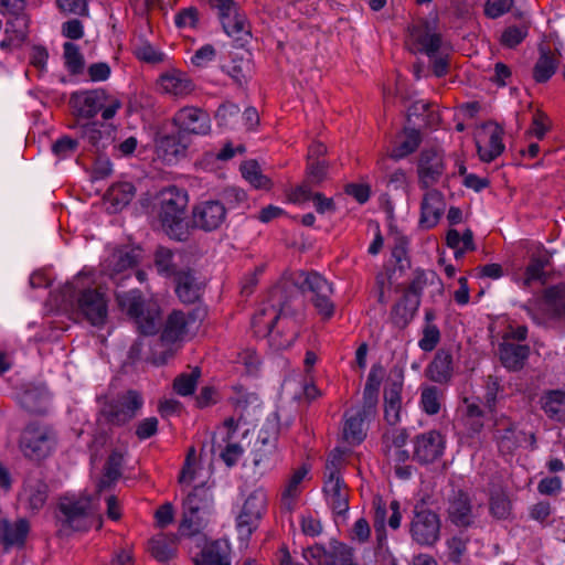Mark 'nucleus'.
Returning a JSON list of instances; mask_svg holds the SVG:
<instances>
[{"instance_id": "obj_1", "label": "nucleus", "mask_w": 565, "mask_h": 565, "mask_svg": "<svg viewBox=\"0 0 565 565\" xmlns=\"http://www.w3.org/2000/svg\"><path fill=\"white\" fill-rule=\"evenodd\" d=\"M311 294V301L318 312L329 319L334 312L330 300L332 286L324 277L316 271H297L282 279L270 290V299H291L295 292Z\"/></svg>"}, {"instance_id": "obj_2", "label": "nucleus", "mask_w": 565, "mask_h": 565, "mask_svg": "<svg viewBox=\"0 0 565 565\" xmlns=\"http://www.w3.org/2000/svg\"><path fill=\"white\" fill-rule=\"evenodd\" d=\"M118 309L134 322L142 335H154L162 326V310L156 299L146 298L141 290H115Z\"/></svg>"}, {"instance_id": "obj_3", "label": "nucleus", "mask_w": 565, "mask_h": 565, "mask_svg": "<svg viewBox=\"0 0 565 565\" xmlns=\"http://www.w3.org/2000/svg\"><path fill=\"white\" fill-rule=\"evenodd\" d=\"M160 210L158 217L163 232L177 242H186L190 237L185 221L188 193L177 186H169L159 194Z\"/></svg>"}, {"instance_id": "obj_4", "label": "nucleus", "mask_w": 565, "mask_h": 565, "mask_svg": "<svg viewBox=\"0 0 565 565\" xmlns=\"http://www.w3.org/2000/svg\"><path fill=\"white\" fill-rule=\"evenodd\" d=\"M63 296L78 318L85 319L94 327H104L108 319V301L97 288L78 289L73 282L63 287Z\"/></svg>"}, {"instance_id": "obj_5", "label": "nucleus", "mask_w": 565, "mask_h": 565, "mask_svg": "<svg viewBox=\"0 0 565 565\" xmlns=\"http://www.w3.org/2000/svg\"><path fill=\"white\" fill-rule=\"evenodd\" d=\"M56 443V433L52 426L32 422L23 428L19 447L26 459L40 462L52 454Z\"/></svg>"}, {"instance_id": "obj_6", "label": "nucleus", "mask_w": 565, "mask_h": 565, "mask_svg": "<svg viewBox=\"0 0 565 565\" xmlns=\"http://www.w3.org/2000/svg\"><path fill=\"white\" fill-rule=\"evenodd\" d=\"M142 405L141 394L138 391L128 390L115 397H105L98 416L107 425L121 427L137 416Z\"/></svg>"}, {"instance_id": "obj_7", "label": "nucleus", "mask_w": 565, "mask_h": 565, "mask_svg": "<svg viewBox=\"0 0 565 565\" xmlns=\"http://www.w3.org/2000/svg\"><path fill=\"white\" fill-rule=\"evenodd\" d=\"M108 95L105 89L97 88L83 92H74L70 96V106L73 109V114L81 118H93L98 111L102 110V117L104 120L111 119L117 110L121 107L119 99H113L108 106L106 102Z\"/></svg>"}, {"instance_id": "obj_8", "label": "nucleus", "mask_w": 565, "mask_h": 565, "mask_svg": "<svg viewBox=\"0 0 565 565\" xmlns=\"http://www.w3.org/2000/svg\"><path fill=\"white\" fill-rule=\"evenodd\" d=\"M431 26L428 21L423 22L422 26H414L412 34L419 45L418 51L426 54L430 61L433 74L436 77H444L448 74L450 67V56L441 51L443 38L440 33H431Z\"/></svg>"}, {"instance_id": "obj_9", "label": "nucleus", "mask_w": 565, "mask_h": 565, "mask_svg": "<svg viewBox=\"0 0 565 565\" xmlns=\"http://www.w3.org/2000/svg\"><path fill=\"white\" fill-rule=\"evenodd\" d=\"M92 500L89 497L81 499L63 498L56 507L55 518L63 529L72 531H87L93 523Z\"/></svg>"}, {"instance_id": "obj_10", "label": "nucleus", "mask_w": 565, "mask_h": 565, "mask_svg": "<svg viewBox=\"0 0 565 565\" xmlns=\"http://www.w3.org/2000/svg\"><path fill=\"white\" fill-rule=\"evenodd\" d=\"M414 516L409 525L412 539L419 545L433 546L440 535L439 515L419 502L414 507Z\"/></svg>"}, {"instance_id": "obj_11", "label": "nucleus", "mask_w": 565, "mask_h": 565, "mask_svg": "<svg viewBox=\"0 0 565 565\" xmlns=\"http://www.w3.org/2000/svg\"><path fill=\"white\" fill-rule=\"evenodd\" d=\"M142 253L143 250L140 246H121L115 248L107 258L105 270L116 285V289H119L121 282L129 278V275H124V273L139 264Z\"/></svg>"}, {"instance_id": "obj_12", "label": "nucleus", "mask_w": 565, "mask_h": 565, "mask_svg": "<svg viewBox=\"0 0 565 565\" xmlns=\"http://www.w3.org/2000/svg\"><path fill=\"white\" fill-rule=\"evenodd\" d=\"M192 140L175 128L171 132H158L154 138L157 156L168 164H174L186 158Z\"/></svg>"}, {"instance_id": "obj_13", "label": "nucleus", "mask_w": 565, "mask_h": 565, "mask_svg": "<svg viewBox=\"0 0 565 565\" xmlns=\"http://www.w3.org/2000/svg\"><path fill=\"white\" fill-rule=\"evenodd\" d=\"M413 444L412 458L422 466L430 465L444 455L445 439L436 429L415 436Z\"/></svg>"}, {"instance_id": "obj_14", "label": "nucleus", "mask_w": 565, "mask_h": 565, "mask_svg": "<svg viewBox=\"0 0 565 565\" xmlns=\"http://www.w3.org/2000/svg\"><path fill=\"white\" fill-rule=\"evenodd\" d=\"M226 218V207L218 200L203 201L192 209V225L204 232H212L221 227Z\"/></svg>"}, {"instance_id": "obj_15", "label": "nucleus", "mask_w": 565, "mask_h": 565, "mask_svg": "<svg viewBox=\"0 0 565 565\" xmlns=\"http://www.w3.org/2000/svg\"><path fill=\"white\" fill-rule=\"evenodd\" d=\"M394 377H390L383 393L384 398V419L394 426L401 419L402 392L404 386V371L401 367L392 370Z\"/></svg>"}, {"instance_id": "obj_16", "label": "nucleus", "mask_w": 565, "mask_h": 565, "mask_svg": "<svg viewBox=\"0 0 565 565\" xmlns=\"http://www.w3.org/2000/svg\"><path fill=\"white\" fill-rule=\"evenodd\" d=\"M172 125L190 137V135H209L211 131L210 115L198 107H183L172 118Z\"/></svg>"}, {"instance_id": "obj_17", "label": "nucleus", "mask_w": 565, "mask_h": 565, "mask_svg": "<svg viewBox=\"0 0 565 565\" xmlns=\"http://www.w3.org/2000/svg\"><path fill=\"white\" fill-rule=\"evenodd\" d=\"M445 171L444 154L436 148L423 149L417 162L418 182L427 190L437 183Z\"/></svg>"}, {"instance_id": "obj_18", "label": "nucleus", "mask_w": 565, "mask_h": 565, "mask_svg": "<svg viewBox=\"0 0 565 565\" xmlns=\"http://www.w3.org/2000/svg\"><path fill=\"white\" fill-rule=\"evenodd\" d=\"M425 375L431 382L448 384L454 376L452 354L447 349H439L425 370Z\"/></svg>"}, {"instance_id": "obj_19", "label": "nucleus", "mask_w": 565, "mask_h": 565, "mask_svg": "<svg viewBox=\"0 0 565 565\" xmlns=\"http://www.w3.org/2000/svg\"><path fill=\"white\" fill-rule=\"evenodd\" d=\"M175 294L184 303L196 302L202 295V286L198 282L194 271L191 268L180 269L174 277Z\"/></svg>"}, {"instance_id": "obj_20", "label": "nucleus", "mask_w": 565, "mask_h": 565, "mask_svg": "<svg viewBox=\"0 0 565 565\" xmlns=\"http://www.w3.org/2000/svg\"><path fill=\"white\" fill-rule=\"evenodd\" d=\"M444 210L443 194L438 190L425 193L420 204L419 225L423 228H433L437 225Z\"/></svg>"}, {"instance_id": "obj_21", "label": "nucleus", "mask_w": 565, "mask_h": 565, "mask_svg": "<svg viewBox=\"0 0 565 565\" xmlns=\"http://www.w3.org/2000/svg\"><path fill=\"white\" fill-rule=\"evenodd\" d=\"M330 468L332 471L324 478L323 491L332 498V510L341 515L349 510V495L342 479L337 476L335 469Z\"/></svg>"}, {"instance_id": "obj_22", "label": "nucleus", "mask_w": 565, "mask_h": 565, "mask_svg": "<svg viewBox=\"0 0 565 565\" xmlns=\"http://www.w3.org/2000/svg\"><path fill=\"white\" fill-rule=\"evenodd\" d=\"M498 352L502 365L509 371L516 372L523 369L530 355V347L503 342L499 344Z\"/></svg>"}, {"instance_id": "obj_23", "label": "nucleus", "mask_w": 565, "mask_h": 565, "mask_svg": "<svg viewBox=\"0 0 565 565\" xmlns=\"http://www.w3.org/2000/svg\"><path fill=\"white\" fill-rule=\"evenodd\" d=\"M125 457L118 449L111 450L108 455L103 468V477L97 483V492L111 489L115 483L122 477V467Z\"/></svg>"}, {"instance_id": "obj_24", "label": "nucleus", "mask_w": 565, "mask_h": 565, "mask_svg": "<svg viewBox=\"0 0 565 565\" xmlns=\"http://www.w3.org/2000/svg\"><path fill=\"white\" fill-rule=\"evenodd\" d=\"M450 521L462 527H468L473 523L472 520V505L469 494L459 490L454 499L449 502L448 508Z\"/></svg>"}, {"instance_id": "obj_25", "label": "nucleus", "mask_w": 565, "mask_h": 565, "mask_svg": "<svg viewBox=\"0 0 565 565\" xmlns=\"http://www.w3.org/2000/svg\"><path fill=\"white\" fill-rule=\"evenodd\" d=\"M20 406L32 415H44L47 412L49 393L43 387H28L19 395Z\"/></svg>"}, {"instance_id": "obj_26", "label": "nucleus", "mask_w": 565, "mask_h": 565, "mask_svg": "<svg viewBox=\"0 0 565 565\" xmlns=\"http://www.w3.org/2000/svg\"><path fill=\"white\" fill-rule=\"evenodd\" d=\"M30 531V524L26 519H19L10 523L6 519H0V534L2 543L9 546H23Z\"/></svg>"}, {"instance_id": "obj_27", "label": "nucleus", "mask_w": 565, "mask_h": 565, "mask_svg": "<svg viewBox=\"0 0 565 565\" xmlns=\"http://www.w3.org/2000/svg\"><path fill=\"white\" fill-rule=\"evenodd\" d=\"M160 339L164 343H175L188 332L185 312L173 310L161 326Z\"/></svg>"}, {"instance_id": "obj_28", "label": "nucleus", "mask_w": 565, "mask_h": 565, "mask_svg": "<svg viewBox=\"0 0 565 565\" xmlns=\"http://www.w3.org/2000/svg\"><path fill=\"white\" fill-rule=\"evenodd\" d=\"M493 126V130L489 137L488 149L483 148L479 141L476 142L477 152L481 161L491 162L504 151L502 137L504 135L503 127L494 121H488L482 127Z\"/></svg>"}, {"instance_id": "obj_29", "label": "nucleus", "mask_w": 565, "mask_h": 565, "mask_svg": "<svg viewBox=\"0 0 565 565\" xmlns=\"http://www.w3.org/2000/svg\"><path fill=\"white\" fill-rule=\"evenodd\" d=\"M218 19L227 35L234 36L242 32L249 35V31L246 30V17L239 12V7L237 4H234V8L231 10H220Z\"/></svg>"}, {"instance_id": "obj_30", "label": "nucleus", "mask_w": 565, "mask_h": 565, "mask_svg": "<svg viewBox=\"0 0 565 565\" xmlns=\"http://www.w3.org/2000/svg\"><path fill=\"white\" fill-rule=\"evenodd\" d=\"M213 502L210 488L205 483L195 486L183 501V511L205 513Z\"/></svg>"}, {"instance_id": "obj_31", "label": "nucleus", "mask_w": 565, "mask_h": 565, "mask_svg": "<svg viewBox=\"0 0 565 565\" xmlns=\"http://www.w3.org/2000/svg\"><path fill=\"white\" fill-rule=\"evenodd\" d=\"M540 56L533 67V78L536 83H546L556 72L558 62L553 57L551 50L540 46Z\"/></svg>"}, {"instance_id": "obj_32", "label": "nucleus", "mask_w": 565, "mask_h": 565, "mask_svg": "<svg viewBox=\"0 0 565 565\" xmlns=\"http://www.w3.org/2000/svg\"><path fill=\"white\" fill-rule=\"evenodd\" d=\"M435 280L437 281L439 291L441 292L443 291V282H441L440 278L437 276V274L435 271H430L429 274H427L425 270L417 268L414 271L413 280L409 282L407 288H405V290H404L405 299L407 300L408 298L415 297V299L417 298L418 302L420 303V298H422V292H423L424 287L428 282L434 284Z\"/></svg>"}, {"instance_id": "obj_33", "label": "nucleus", "mask_w": 565, "mask_h": 565, "mask_svg": "<svg viewBox=\"0 0 565 565\" xmlns=\"http://www.w3.org/2000/svg\"><path fill=\"white\" fill-rule=\"evenodd\" d=\"M541 403L543 411L551 419L557 422L565 419V391H548L542 397Z\"/></svg>"}, {"instance_id": "obj_34", "label": "nucleus", "mask_w": 565, "mask_h": 565, "mask_svg": "<svg viewBox=\"0 0 565 565\" xmlns=\"http://www.w3.org/2000/svg\"><path fill=\"white\" fill-rule=\"evenodd\" d=\"M222 542L215 540L207 544L194 558L195 565H231L227 552L222 550Z\"/></svg>"}, {"instance_id": "obj_35", "label": "nucleus", "mask_w": 565, "mask_h": 565, "mask_svg": "<svg viewBox=\"0 0 565 565\" xmlns=\"http://www.w3.org/2000/svg\"><path fill=\"white\" fill-rule=\"evenodd\" d=\"M489 511L498 520H507L511 515L512 502L503 488L494 487L490 490Z\"/></svg>"}, {"instance_id": "obj_36", "label": "nucleus", "mask_w": 565, "mask_h": 565, "mask_svg": "<svg viewBox=\"0 0 565 565\" xmlns=\"http://www.w3.org/2000/svg\"><path fill=\"white\" fill-rule=\"evenodd\" d=\"M403 134L405 135V140L393 147L390 153V158L393 160L403 159L415 152L422 142L420 131L416 128L404 127Z\"/></svg>"}, {"instance_id": "obj_37", "label": "nucleus", "mask_w": 565, "mask_h": 565, "mask_svg": "<svg viewBox=\"0 0 565 565\" xmlns=\"http://www.w3.org/2000/svg\"><path fill=\"white\" fill-rule=\"evenodd\" d=\"M160 81L164 90L174 95H184L194 88L193 82L181 72L163 74Z\"/></svg>"}, {"instance_id": "obj_38", "label": "nucleus", "mask_w": 565, "mask_h": 565, "mask_svg": "<svg viewBox=\"0 0 565 565\" xmlns=\"http://www.w3.org/2000/svg\"><path fill=\"white\" fill-rule=\"evenodd\" d=\"M202 375L201 367L193 366L191 372L179 374L172 383L173 391L180 396H190L195 392L198 382Z\"/></svg>"}, {"instance_id": "obj_39", "label": "nucleus", "mask_w": 565, "mask_h": 565, "mask_svg": "<svg viewBox=\"0 0 565 565\" xmlns=\"http://www.w3.org/2000/svg\"><path fill=\"white\" fill-rule=\"evenodd\" d=\"M404 300L406 301L405 298ZM407 301L411 303L409 309L405 305L396 302L391 310V320L399 329H405L411 323L420 305L415 297L408 298Z\"/></svg>"}, {"instance_id": "obj_40", "label": "nucleus", "mask_w": 565, "mask_h": 565, "mask_svg": "<svg viewBox=\"0 0 565 565\" xmlns=\"http://www.w3.org/2000/svg\"><path fill=\"white\" fill-rule=\"evenodd\" d=\"M241 171L254 188L269 190L273 185L271 180L262 173L260 167L256 160H248L241 164Z\"/></svg>"}, {"instance_id": "obj_41", "label": "nucleus", "mask_w": 565, "mask_h": 565, "mask_svg": "<svg viewBox=\"0 0 565 565\" xmlns=\"http://www.w3.org/2000/svg\"><path fill=\"white\" fill-rule=\"evenodd\" d=\"M207 525V519L201 512L183 511L179 532L184 536H194L201 533Z\"/></svg>"}, {"instance_id": "obj_42", "label": "nucleus", "mask_w": 565, "mask_h": 565, "mask_svg": "<svg viewBox=\"0 0 565 565\" xmlns=\"http://www.w3.org/2000/svg\"><path fill=\"white\" fill-rule=\"evenodd\" d=\"M154 266L157 271L167 278L174 277L180 273L173 263V252L163 246H159L154 252Z\"/></svg>"}, {"instance_id": "obj_43", "label": "nucleus", "mask_w": 565, "mask_h": 565, "mask_svg": "<svg viewBox=\"0 0 565 565\" xmlns=\"http://www.w3.org/2000/svg\"><path fill=\"white\" fill-rule=\"evenodd\" d=\"M364 420L371 419L362 416L360 413H356L355 415L347 418L343 428V436L348 443L352 445H359L364 440L366 436L365 433L363 431Z\"/></svg>"}, {"instance_id": "obj_44", "label": "nucleus", "mask_w": 565, "mask_h": 565, "mask_svg": "<svg viewBox=\"0 0 565 565\" xmlns=\"http://www.w3.org/2000/svg\"><path fill=\"white\" fill-rule=\"evenodd\" d=\"M136 188L130 182L114 184L107 191V199L115 207L126 206L135 196Z\"/></svg>"}, {"instance_id": "obj_45", "label": "nucleus", "mask_w": 565, "mask_h": 565, "mask_svg": "<svg viewBox=\"0 0 565 565\" xmlns=\"http://www.w3.org/2000/svg\"><path fill=\"white\" fill-rule=\"evenodd\" d=\"M266 494L263 490L253 491L245 500L242 512L249 515V519L260 520L266 508Z\"/></svg>"}, {"instance_id": "obj_46", "label": "nucleus", "mask_w": 565, "mask_h": 565, "mask_svg": "<svg viewBox=\"0 0 565 565\" xmlns=\"http://www.w3.org/2000/svg\"><path fill=\"white\" fill-rule=\"evenodd\" d=\"M63 49L65 65L71 74H81L84 71L85 61L84 56L79 52L78 46L73 42H65Z\"/></svg>"}, {"instance_id": "obj_47", "label": "nucleus", "mask_w": 565, "mask_h": 565, "mask_svg": "<svg viewBox=\"0 0 565 565\" xmlns=\"http://www.w3.org/2000/svg\"><path fill=\"white\" fill-rule=\"evenodd\" d=\"M331 163L329 161H307L305 179L313 185L319 186L322 184L329 174Z\"/></svg>"}, {"instance_id": "obj_48", "label": "nucleus", "mask_w": 565, "mask_h": 565, "mask_svg": "<svg viewBox=\"0 0 565 565\" xmlns=\"http://www.w3.org/2000/svg\"><path fill=\"white\" fill-rule=\"evenodd\" d=\"M149 550L157 561L166 562L174 554L173 541H169L164 535H159L149 541Z\"/></svg>"}, {"instance_id": "obj_49", "label": "nucleus", "mask_w": 565, "mask_h": 565, "mask_svg": "<svg viewBox=\"0 0 565 565\" xmlns=\"http://www.w3.org/2000/svg\"><path fill=\"white\" fill-rule=\"evenodd\" d=\"M420 405L428 415H436L440 411V391L437 386L424 387L420 394Z\"/></svg>"}, {"instance_id": "obj_50", "label": "nucleus", "mask_w": 565, "mask_h": 565, "mask_svg": "<svg viewBox=\"0 0 565 565\" xmlns=\"http://www.w3.org/2000/svg\"><path fill=\"white\" fill-rule=\"evenodd\" d=\"M548 264V259L534 257L525 268L524 285L530 286L534 280H541L545 284L546 274L544 271L545 266Z\"/></svg>"}, {"instance_id": "obj_51", "label": "nucleus", "mask_w": 565, "mask_h": 565, "mask_svg": "<svg viewBox=\"0 0 565 565\" xmlns=\"http://www.w3.org/2000/svg\"><path fill=\"white\" fill-rule=\"evenodd\" d=\"M440 330L436 324H425L423 328V337L418 342V347L424 352H431L440 342Z\"/></svg>"}, {"instance_id": "obj_52", "label": "nucleus", "mask_w": 565, "mask_h": 565, "mask_svg": "<svg viewBox=\"0 0 565 565\" xmlns=\"http://www.w3.org/2000/svg\"><path fill=\"white\" fill-rule=\"evenodd\" d=\"M527 35L525 26H508L501 34L500 42L503 46L509 49L516 47Z\"/></svg>"}, {"instance_id": "obj_53", "label": "nucleus", "mask_w": 565, "mask_h": 565, "mask_svg": "<svg viewBox=\"0 0 565 565\" xmlns=\"http://www.w3.org/2000/svg\"><path fill=\"white\" fill-rule=\"evenodd\" d=\"M407 245L408 238L404 235L398 234L395 237L394 247L392 249V256L397 264V268L403 271L405 267H409L411 262L407 259Z\"/></svg>"}, {"instance_id": "obj_54", "label": "nucleus", "mask_w": 565, "mask_h": 565, "mask_svg": "<svg viewBox=\"0 0 565 565\" xmlns=\"http://www.w3.org/2000/svg\"><path fill=\"white\" fill-rule=\"evenodd\" d=\"M329 558H334L340 565H351L353 552L347 544L337 540L330 542V550L328 551Z\"/></svg>"}, {"instance_id": "obj_55", "label": "nucleus", "mask_w": 565, "mask_h": 565, "mask_svg": "<svg viewBox=\"0 0 565 565\" xmlns=\"http://www.w3.org/2000/svg\"><path fill=\"white\" fill-rule=\"evenodd\" d=\"M248 67V61L244 62L242 58L233 60L228 65H222V71L228 74L237 85L243 86L247 82L245 68Z\"/></svg>"}, {"instance_id": "obj_56", "label": "nucleus", "mask_w": 565, "mask_h": 565, "mask_svg": "<svg viewBox=\"0 0 565 565\" xmlns=\"http://www.w3.org/2000/svg\"><path fill=\"white\" fill-rule=\"evenodd\" d=\"M104 124H99L97 121H92L83 125L81 127L82 137L87 139L88 142L95 147L97 150L100 148V141L103 138V132L99 127H103ZM102 148H105V145H102Z\"/></svg>"}, {"instance_id": "obj_57", "label": "nucleus", "mask_w": 565, "mask_h": 565, "mask_svg": "<svg viewBox=\"0 0 565 565\" xmlns=\"http://www.w3.org/2000/svg\"><path fill=\"white\" fill-rule=\"evenodd\" d=\"M78 148L77 139L63 136L52 145V151L60 158H66L73 154Z\"/></svg>"}, {"instance_id": "obj_58", "label": "nucleus", "mask_w": 565, "mask_h": 565, "mask_svg": "<svg viewBox=\"0 0 565 565\" xmlns=\"http://www.w3.org/2000/svg\"><path fill=\"white\" fill-rule=\"evenodd\" d=\"M514 0H487L484 4V14L490 19H498L509 12Z\"/></svg>"}, {"instance_id": "obj_59", "label": "nucleus", "mask_w": 565, "mask_h": 565, "mask_svg": "<svg viewBox=\"0 0 565 565\" xmlns=\"http://www.w3.org/2000/svg\"><path fill=\"white\" fill-rule=\"evenodd\" d=\"M226 446L221 450L220 458L227 467H233L237 463L242 457L244 450L243 447L237 443L225 441Z\"/></svg>"}, {"instance_id": "obj_60", "label": "nucleus", "mask_w": 565, "mask_h": 565, "mask_svg": "<svg viewBox=\"0 0 565 565\" xmlns=\"http://www.w3.org/2000/svg\"><path fill=\"white\" fill-rule=\"evenodd\" d=\"M497 425V438L501 444L511 443L512 445L516 444L515 440V424L510 419L502 418L495 423Z\"/></svg>"}, {"instance_id": "obj_61", "label": "nucleus", "mask_w": 565, "mask_h": 565, "mask_svg": "<svg viewBox=\"0 0 565 565\" xmlns=\"http://www.w3.org/2000/svg\"><path fill=\"white\" fill-rule=\"evenodd\" d=\"M57 7L65 13L88 15L87 0H56Z\"/></svg>"}, {"instance_id": "obj_62", "label": "nucleus", "mask_w": 565, "mask_h": 565, "mask_svg": "<svg viewBox=\"0 0 565 565\" xmlns=\"http://www.w3.org/2000/svg\"><path fill=\"white\" fill-rule=\"evenodd\" d=\"M379 393L372 391H363V405L358 413L366 418H374L377 411Z\"/></svg>"}, {"instance_id": "obj_63", "label": "nucleus", "mask_w": 565, "mask_h": 565, "mask_svg": "<svg viewBox=\"0 0 565 565\" xmlns=\"http://www.w3.org/2000/svg\"><path fill=\"white\" fill-rule=\"evenodd\" d=\"M315 186L311 182H308L306 179L301 184L295 188L291 193L288 195L290 202L295 204H301L312 200L315 193H312L311 188Z\"/></svg>"}, {"instance_id": "obj_64", "label": "nucleus", "mask_w": 565, "mask_h": 565, "mask_svg": "<svg viewBox=\"0 0 565 565\" xmlns=\"http://www.w3.org/2000/svg\"><path fill=\"white\" fill-rule=\"evenodd\" d=\"M158 431V419L156 417H148L140 420L136 425L135 434L138 439L145 440L154 436Z\"/></svg>"}]
</instances>
